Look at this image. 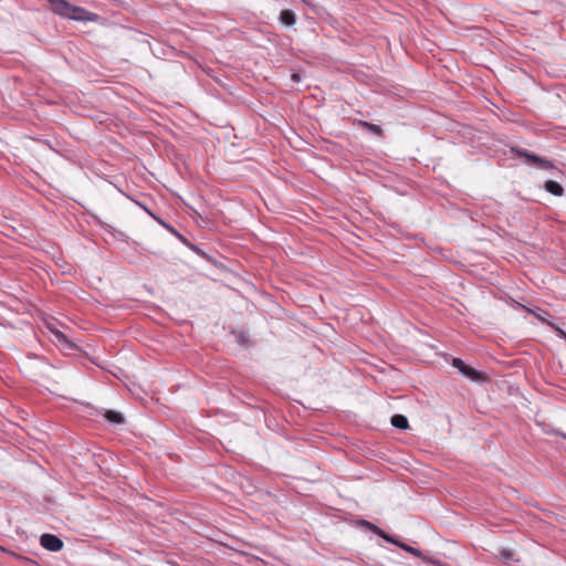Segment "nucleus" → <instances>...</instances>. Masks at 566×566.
<instances>
[{
    "label": "nucleus",
    "instance_id": "20e7f679",
    "mask_svg": "<svg viewBox=\"0 0 566 566\" xmlns=\"http://www.w3.org/2000/svg\"><path fill=\"white\" fill-rule=\"evenodd\" d=\"M40 544L50 552H59L63 547V541L56 535L45 533L40 537Z\"/></svg>",
    "mask_w": 566,
    "mask_h": 566
},
{
    "label": "nucleus",
    "instance_id": "aec40b11",
    "mask_svg": "<svg viewBox=\"0 0 566 566\" xmlns=\"http://www.w3.org/2000/svg\"><path fill=\"white\" fill-rule=\"evenodd\" d=\"M181 242H184L185 244L189 245L191 249L198 251V249L193 245V244H190L188 242V240L181 234L178 232V234H175Z\"/></svg>",
    "mask_w": 566,
    "mask_h": 566
},
{
    "label": "nucleus",
    "instance_id": "7ed1b4c3",
    "mask_svg": "<svg viewBox=\"0 0 566 566\" xmlns=\"http://www.w3.org/2000/svg\"><path fill=\"white\" fill-rule=\"evenodd\" d=\"M511 151L520 158H525V161L527 164H531V165L537 167L538 169H542V170L555 169V165L552 161H549L548 159H546L544 157H541L533 153H530L526 149L518 148V147H512Z\"/></svg>",
    "mask_w": 566,
    "mask_h": 566
},
{
    "label": "nucleus",
    "instance_id": "a211bd4d",
    "mask_svg": "<svg viewBox=\"0 0 566 566\" xmlns=\"http://www.w3.org/2000/svg\"><path fill=\"white\" fill-rule=\"evenodd\" d=\"M158 221L169 232H171L172 234H178V231L172 226H170L169 223H167V222H165L164 220H160V219H158Z\"/></svg>",
    "mask_w": 566,
    "mask_h": 566
},
{
    "label": "nucleus",
    "instance_id": "2eb2a0df",
    "mask_svg": "<svg viewBox=\"0 0 566 566\" xmlns=\"http://www.w3.org/2000/svg\"><path fill=\"white\" fill-rule=\"evenodd\" d=\"M358 125L361 128H364V129H366V130H368V132H370V133H373V134H375L377 136H382V134H384L382 128L380 126L376 125V124L368 123V122H365V120H359Z\"/></svg>",
    "mask_w": 566,
    "mask_h": 566
},
{
    "label": "nucleus",
    "instance_id": "6ab92c4d",
    "mask_svg": "<svg viewBox=\"0 0 566 566\" xmlns=\"http://www.w3.org/2000/svg\"><path fill=\"white\" fill-rule=\"evenodd\" d=\"M549 326L557 332L558 337L564 338L566 340V332H564L562 328L555 326L553 323H549Z\"/></svg>",
    "mask_w": 566,
    "mask_h": 566
},
{
    "label": "nucleus",
    "instance_id": "0eeeda50",
    "mask_svg": "<svg viewBox=\"0 0 566 566\" xmlns=\"http://www.w3.org/2000/svg\"><path fill=\"white\" fill-rule=\"evenodd\" d=\"M361 524L364 526H366L368 530H370L373 533H375L376 535H378L379 537L385 539L386 542L392 543V544H398V538L387 534L384 530H381L377 525H375V524H373V523H370L368 521H363Z\"/></svg>",
    "mask_w": 566,
    "mask_h": 566
},
{
    "label": "nucleus",
    "instance_id": "f03ea898",
    "mask_svg": "<svg viewBox=\"0 0 566 566\" xmlns=\"http://www.w3.org/2000/svg\"><path fill=\"white\" fill-rule=\"evenodd\" d=\"M27 369L30 374V377L34 381L40 382L42 380L52 378L54 366L44 358L34 357L27 365Z\"/></svg>",
    "mask_w": 566,
    "mask_h": 566
},
{
    "label": "nucleus",
    "instance_id": "ddd939ff",
    "mask_svg": "<svg viewBox=\"0 0 566 566\" xmlns=\"http://www.w3.org/2000/svg\"><path fill=\"white\" fill-rule=\"evenodd\" d=\"M544 189L547 192L557 197H560L564 193V188L562 187V185L554 180H547L544 185Z\"/></svg>",
    "mask_w": 566,
    "mask_h": 566
},
{
    "label": "nucleus",
    "instance_id": "412c9836",
    "mask_svg": "<svg viewBox=\"0 0 566 566\" xmlns=\"http://www.w3.org/2000/svg\"><path fill=\"white\" fill-rule=\"evenodd\" d=\"M452 365H453L455 368L460 369V367H462V366H463V361H462L460 358H453Z\"/></svg>",
    "mask_w": 566,
    "mask_h": 566
},
{
    "label": "nucleus",
    "instance_id": "f257e3e1",
    "mask_svg": "<svg viewBox=\"0 0 566 566\" xmlns=\"http://www.w3.org/2000/svg\"><path fill=\"white\" fill-rule=\"evenodd\" d=\"M51 10L63 17L74 21H90L95 22L99 19V15L87 11L86 9L71 4L66 0H48Z\"/></svg>",
    "mask_w": 566,
    "mask_h": 566
},
{
    "label": "nucleus",
    "instance_id": "6e6552de",
    "mask_svg": "<svg viewBox=\"0 0 566 566\" xmlns=\"http://www.w3.org/2000/svg\"><path fill=\"white\" fill-rule=\"evenodd\" d=\"M361 524L364 526H366L368 530H370L373 533H375L376 535H378L379 537L385 539L386 542L392 543V544H398V538L387 534L384 530H381L377 525H375V524H373V523H370L368 521H363Z\"/></svg>",
    "mask_w": 566,
    "mask_h": 566
},
{
    "label": "nucleus",
    "instance_id": "f8f14e48",
    "mask_svg": "<svg viewBox=\"0 0 566 566\" xmlns=\"http://www.w3.org/2000/svg\"><path fill=\"white\" fill-rule=\"evenodd\" d=\"M279 21L285 27H292L296 22V14L293 10L284 9L280 13Z\"/></svg>",
    "mask_w": 566,
    "mask_h": 566
},
{
    "label": "nucleus",
    "instance_id": "4468645a",
    "mask_svg": "<svg viewBox=\"0 0 566 566\" xmlns=\"http://www.w3.org/2000/svg\"><path fill=\"white\" fill-rule=\"evenodd\" d=\"M391 424L397 429H407L409 427L408 419L403 415H394L390 420Z\"/></svg>",
    "mask_w": 566,
    "mask_h": 566
},
{
    "label": "nucleus",
    "instance_id": "dca6fc26",
    "mask_svg": "<svg viewBox=\"0 0 566 566\" xmlns=\"http://www.w3.org/2000/svg\"><path fill=\"white\" fill-rule=\"evenodd\" d=\"M462 375L469 377L472 380H479L482 378V375L471 366H468L465 370H462Z\"/></svg>",
    "mask_w": 566,
    "mask_h": 566
},
{
    "label": "nucleus",
    "instance_id": "5701e85b",
    "mask_svg": "<svg viewBox=\"0 0 566 566\" xmlns=\"http://www.w3.org/2000/svg\"><path fill=\"white\" fill-rule=\"evenodd\" d=\"M465 368H468V365H465V364L463 363V366H462V367H460L459 371L462 374V370H465Z\"/></svg>",
    "mask_w": 566,
    "mask_h": 566
},
{
    "label": "nucleus",
    "instance_id": "9d476101",
    "mask_svg": "<svg viewBox=\"0 0 566 566\" xmlns=\"http://www.w3.org/2000/svg\"><path fill=\"white\" fill-rule=\"evenodd\" d=\"M361 524L364 526H366L368 530H370L373 533H375L376 535H378L379 537L385 539L386 542L392 543V544H398V538L387 534L384 530H381L377 525H375V524H373V523H370L368 521H363Z\"/></svg>",
    "mask_w": 566,
    "mask_h": 566
},
{
    "label": "nucleus",
    "instance_id": "423d86ee",
    "mask_svg": "<svg viewBox=\"0 0 566 566\" xmlns=\"http://www.w3.org/2000/svg\"><path fill=\"white\" fill-rule=\"evenodd\" d=\"M361 524L364 526H366L368 530H370L373 533H375L376 535H378L379 537L385 539L386 542L392 543V544H398V538L387 534L384 530H381L377 525H375V524H373V523H370L368 521H363Z\"/></svg>",
    "mask_w": 566,
    "mask_h": 566
},
{
    "label": "nucleus",
    "instance_id": "9b49d317",
    "mask_svg": "<svg viewBox=\"0 0 566 566\" xmlns=\"http://www.w3.org/2000/svg\"><path fill=\"white\" fill-rule=\"evenodd\" d=\"M103 417L115 426H122L125 423L124 416L115 410H104Z\"/></svg>",
    "mask_w": 566,
    "mask_h": 566
},
{
    "label": "nucleus",
    "instance_id": "f3484780",
    "mask_svg": "<svg viewBox=\"0 0 566 566\" xmlns=\"http://www.w3.org/2000/svg\"><path fill=\"white\" fill-rule=\"evenodd\" d=\"M514 557V552L512 549H509V548H503L502 551H500V558L504 562H509V560H512Z\"/></svg>",
    "mask_w": 566,
    "mask_h": 566
},
{
    "label": "nucleus",
    "instance_id": "4be33fe9",
    "mask_svg": "<svg viewBox=\"0 0 566 566\" xmlns=\"http://www.w3.org/2000/svg\"><path fill=\"white\" fill-rule=\"evenodd\" d=\"M537 317L542 321V322H545L549 325V322L546 321V318L544 316H541V315H537Z\"/></svg>",
    "mask_w": 566,
    "mask_h": 566
},
{
    "label": "nucleus",
    "instance_id": "1a4fd4ad",
    "mask_svg": "<svg viewBox=\"0 0 566 566\" xmlns=\"http://www.w3.org/2000/svg\"><path fill=\"white\" fill-rule=\"evenodd\" d=\"M361 524L364 526H366L368 530H370L373 533H375L376 535H378L379 537L385 539L386 542L392 543V544H398V538L387 534L384 530H381L377 525H375V524H373V523H370L368 521H363Z\"/></svg>",
    "mask_w": 566,
    "mask_h": 566
},
{
    "label": "nucleus",
    "instance_id": "39448f33",
    "mask_svg": "<svg viewBox=\"0 0 566 566\" xmlns=\"http://www.w3.org/2000/svg\"><path fill=\"white\" fill-rule=\"evenodd\" d=\"M398 547H400L401 549H403L405 552L416 556V557H419V558H422L423 560H426L427 563L433 565V566H448L446 564H442L440 560H437V559H432V558H427L422 555V552L416 547H412V546H409L402 542H400L398 539V544H396Z\"/></svg>",
    "mask_w": 566,
    "mask_h": 566
}]
</instances>
